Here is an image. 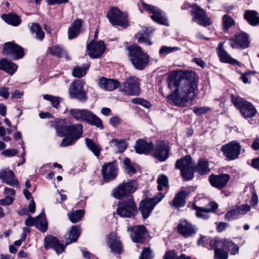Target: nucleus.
Listing matches in <instances>:
<instances>
[{"mask_svg":"<svg viewBox=\"0 0 259 259\" xmlns=\"http://www.w3.org/2000/svg\"><path fill=\"white\" fill-rule=\"evenodd\" d=\"M166 81L170 89H175L167 97L175 105L184 107L196 97L198 81L194 72L175 70L168 73Z\"/></svg>","mask_w":259,"mask_h":259,"instance_id":"1","label":"nucleus"},{"mask_svg":"<svg viewBox=\"0 0 259 259\" xmlns=\"http://www.w3.org/2000/svg\"><path fill=\"white\" fill-rule=\"evenodd\" d=\"M127 50L130 59L136 69L143 70L149 64V56L140 47L133 45L128 47Z\"/></svg>","mask_w":259,"mask_h":259,"instance_id":"2","label":"nucleus"},{"mask_svg":"<svg viewBox=\"0 0 259 259\" xmlns=\"http://www.w3.org/2000/svg\"><path fill=\"white\" fill-rule=\"evenodd\" d=\"M69 114L77 120L84 121L101 129L104 126L102 120L91 111L87 109H71Z\"/></svg>","mask_w":259,"mask_h":259,"instance_id":"3","label":"nucleus"},{"mask_svg":"<svg viewBox=\"0 0 259 259\" xmlns=\"http://www.w3.org/2000/svg\"><path fill=\"white\" fill-rule=\"evenodd\" d=\"M175 167L181 170V176L185 180H190L194 177V162L190 155L178 159L175 164Z\"/></svg>","mask_w":259,"mask_h":259,"instance_id":"4","label":"nucleus"},{"mask_svg":"<svg viewBox=\"0 0 259 259\" xmlns=\"http://www.w3.org/2000/svg\"><path fill=\"white\" fill-rule=\"evenodd\" d=\"M233 104L239 109L242 115L246 119L252 118L256 115L257 111L250 102L239 97L232 98Z\"/></svg>","mask_w":259,"mask_h":259,"instance_id":"5","label":"nucleus"},{"mask_svg":"<svg viewBox=\"0 0 259 259\" xmlns=\"http://www.w3.org/2000/svg\"><path fill=\"white\" fill-rule=\"evenodd\" d=\"M107 17L112 25L126 28L128 26L127 14L118 8L112 7L108 11Z\"/></svg>","mask_w":259,"mask_h":259,"instance_id":"6","label":"nucleus"},{"mask_svg":"<svg viewBox=\"0 0 259 259\" xmlns=\"http://www.w3.org/2000/svg\"><path fill=\"white\" fill-rule=\"evenodd\" d=\"M142 5L145 10L150 14L151 18L154 22L162 25H168V22L165 16V13L160 9L144 2L142 3Z\"/></svg>","mask_w":259,"mask_h":259,"instance_id":"7","label":"nucleus"},{"mask_svg":"<svg viewBox=\"0 0 259 259\" xmlns=\"http://www.w3.org/2000/svg\"><path fill=\"white\" fill-rule=\"evenodd\" d=\"M117 212L121 217L132 218L137 212V206L132 198L120 202L117 209Z\"/></svg>","mask_w":259,"mask_h":259,"instance_id":"8","label":"nucleus"},{"mask_svg":"<svg viewBox=\"0 0 259 259\" xmlns=\"http://www.w3.org/2000/svg\"><path fill=\"white\" fill-rule=\"evenodd\" d=\"M120 90L127 95H138L140 93L139 79L135 77H128L120 85Z\"/></svg>","mask_w":259,"mask_h":259,"instance_id":"9","label":"nucleus"},{"mask_svg":"<svg viewBox=\"0 0 259 259\" xmlns=\"http://www.w3.org/2000/svg\"><path fill=\"white\" fill-rule=\"evenodd\" d=\"M84 82L76 80L72 82L69 89V94L71 98L77 99L81 102H85L87 99L86 92L83 89Z\"/></svg>","mask_w":259,"mask_h":259,"instance_id":"10","label":"nucleus"},{"mask_svg":"<svg viewBox=\"0 0 259 259\" xmlns=\"http://www.w3.org/2000/svg\"><path fill=\"white\" fill-rule=\"evenodd\" d=\"M3 53L5 55L10 56L14 60L21 59L24 55L23 48L12 42L5 43Z\"/></svg>","mask_w":259,"mask_h":259,"instance_id":"11","label":"nucleus"},{"mask_svg":"<svg viewBox=\"0 0 259 259\" xmlns=\"http://www.w3.org/2000/svg\"><path fill=\"white\" fill-rule=\"evenodd\" d=\"M225 241L224 240H219V238L211 239L210 240V249L214 250V259H228V253L223 248V244Z\"/></svg>","mask_w":259,"mask_h":259,"instance_id":"12","label":"nucleus"},{"mask_svg":"<svg viewBox=\"0 0 259 259\" xmlns=\"http://www.w3.org/2000/svg\"><path fill=\"white\" fill-rule=\"evenodd\" d=\"M177 232L185 238L193 236L197 232L196 226L186 220H181L177 227Z\"/></svg>","mask_w":259,"mask_h":259,"instance_id":"13","label":"nucleus"},{"mask_svg":"<svg viewBox=\"0 0 259 259\" xmlns=\"http://www.w3.org/2000/svg\"><path fill=\"white\" fill-rule=\"evenodd\" d=\"M221 151L229 160H234L238 158L241 151V146L236 141H232L223 145Z\"/></svg>","mask_w":259,"mask_h":259,"instance_id":"14","label":"nucleus"},{"mask_svg":"<svg viewBox=\"0 0 259 259\" xmlns=\"http://www.w3.org/2000/svg\"><path fill=\"white\" fill-rule=\"evenodd\" d=\"M105 50L103 41H100L97 43L93 40L87 46V52L91 58L96 59L100 57Z\"/></svg>","mask_w":259,"mask_h":259,"instance_id":"15","label":"nucleus"},{"mask_svg":"<svg viewBox=\"0 0 259 259\" xmlns=\"http://www.w3.org/2000/svg\"><path fill=\"white\" fill-rule=\"evenodd\" d=\"M66 246L60 243L59 240L52 235H48L44 239L45 248L46 249H53L58 255L65 251Z\"/></svg>","mask_w":259,"mask_h":259,"instance_id":"16","label":"nucleus"},{"mask_svg":"<svg viewBox=\"0 0 259 259\" xmlns=\"http://www.w3.org/2000/svg\"><path fill=\"white\" fill-rule=\"evenodd\" d=\"M191 14L194 21L201 25L207 26L211 24L210 19L206 16L205 12L196 4L192 6Z\"/></svg>","mask_w":259,"mask_h":259,"instance_id":"17","label":"nucleus"},{"mask_svg":"<svg viewBox=\"0 0 259 259\" xmlns=\"http://www.w3.org/2000/svg\"><path fill=\"white\" fill-rule=\"evenodd\" d=\"M248 36L245 33H237L230 39V45L233 49H245L249 47Z\"/></svg>","mask_w":259,"mask_h":259,"instance_id":"18","label":"nucleus"},{"mask_svg":"<svg viewBox=\"0 0 259 259\" xmlns=\"http://www.w3.org/2000/svg\"><path fill=\"white\" fill-rule=\"evenodd\" d=\"M250 209V206L247 204L236 206L234 208L228 211L225 214V219L229 221L237 219L241 215L245 214Z\"/></svg>","mask_w":259,"mask_h":259,"instance_id":"19","label":"nucleus"},{"mask_svg":"<svg viewBox=\"0 0 259 259\" xmlns=\"http://www.w3.org/2000/svg\"><path fill=\"white\" fill-rule=\"evenodd\" d=\"M169 148L163 141L157 143L154 149L153 156L160 161H164L168 157Z\"/></svg>","mask_w":259,"mask_h":259,"instance_id":"20","label":"nucleus"},{"mask_svg":"<svg viewBox=\"0 0 259 259\" xmlns=\"http://www.w3.org/2000/svg\"><path fill=\"white\" fill-rule=\"evenodd\" d=\"M230 178V176L228 174L211 175L209 176V180L213 187L221 189L226 186Z\"/></svg>","mask_w":259,"mask_h":259,"instance_id":"21","label":"nucleus"},{"mask_svg":"<svg viewBox=\"0 0 259 259\" xmlns=\"http://www.w3.org/2000/svg\"><path fill=\"white\" fill-rule=\"evenodd\" d=\"M117 167L114 162H109L102 166V174L105 181H110L117 176Z\"/></svg>","mask_w":259,"mask_h":259,"instance_id":"22","label":"nucleus"},{"mask_svg":"<svg viewBox=\"0 0 259 259\" xmlns=\"http://www.w3.org/2000/svg\"><path fill=\"white\" fill-rule=\"evenodd\" d=\"M0 179L3 183L10 186L19 185L18 181L15 179L14 173L9 168H3L0 171Z\"/></svg>","mask_w":259,"mask_h":259,"instance_id":"23","label":"nucleus"},{"mask_svg":"<svg viewBox=\"0 0 259 259\" xmlns=\"http://www.w3.org/2000/svg\"><path fill=\"white\" fill-rule=\"evenodd\" d=\"M133 232L131 234L132 240L137 243H143L144 242L145 236H146L145 228L143 226H135L133 229ZM131 229L127 228L130 231Z\"/></svg>","mask_w":259,"mask_h":259,"instance_id":"24","label":"nucleus"},{"mask_svg":"<svg viewBox=\"0 0 259 259\" xmlns=\"http://www.w3.org/2000/svg\"><path fill=\"white\" fill-rule=\"evenodd\" d=\"M224 41L220 42L217 48L218 54L220 61L224 63H230L233 65H239V63L237 60L232 58L227 51L225 50L224 49Z\"/></svg>","mask_w":259,"mask_h":259,"instance_id":"25","label":"nucleus"},{"mask_svg":"<svg viewBox=\"0 0 259 259\" xmlns=\"http://www.w3.org/2000/svg\"><path fill=\"white\" fill-rule=\"evenodd\" d=\"M107 242L112 251L118 254L122 252V244L115 234L111 233L108 236Z\"/></svg>","mask_w":259,"mask_h":259,"instance_id":"26","label":"nucleus"},{"mask_svg":"<svg viewBox=\"0 0 259 259\" xmlns=\"http://www.w3.org/2000/svg\"><path fill=\"white\" fill-rule=\"evenodd\" d=\"M148 198L141 201L139 209L144 219L148 218L155 207L154 203Z\"/></svg>","mask_w":259,"mask_h":259,"instance_id":"27","label":"nucleus"},{"mask_svg":"<svg viewBox=\"0 0 259 259\" xmlns=\"http://www.w3.org/2000/svg\"><path fill=\"white\" fill-rule=\"evenodd\" d=\"M99 85L105 90L111 91L119 87L120 82L117 80L102 77L100 80Z\"/></svg>","mask_w":259,"mask_h":259,"instance_id":"28","label":"nucleus"},{"mask_svg":"<svg viewBox=\"0 0 259 259\" xmlns=\"http://www.w3.org/2000/svg\"><path fill=\"white\" fill-rule=\"evenodd\" d=\"M153 148L151 142H147L142 139H139L137 141L135 150L138 153L147 154L152 150Z\"/></svg>","mask_w":259,"mask_h":259,"instance_id":"29","label":"nucleus"},{"mask_svg":"<svg viewBox=\"0 0 259 259\" xmlns=\"http://www.w3.org/2000/svg\"><path fill=\"white\" fill-rule=\"evenodd\" d=\"M83 134V126L80 123H76L68 126L67 136L73 137L78 140L82 137Z\"/></svg>","mask_w":259,"mask_h":259,"instance_id":"30","label":"nucleus"},{"mask_svg":"<svg viewBox=\"0 0 259 259\" xmlns=\"http://www.w3.org/2000/svg\"><path fill=\"white\" fill-rule=\"evenodd\" d=\"M82 25V20L79 19L76 20L72 23L68 30V35L69 39H73L79 34Z\"/></svg>","mask_w":259,"mask_h":259,"instance_id":"31","label":"nucleus"},{"mask_svg":"<svg viewBox=\"0 0 259 259\" xmlns=\"http://www.w3.org/2000/svg\"><path fill=\"white\" fill-rule=\"evenodd\" d=\"M188 192L185 190H181L176 194L172 201L170 203L171 205L177 207H183L185 205V199L188 195Z\"/></svg>","mask_w":259,"mask_h":259,"instance_id":"32","label":"nucleus"},{"mask_svg":"<svg viewBox=\"0 0 259 259\" xmlns=\"http://www.w3.org/2000/svg\"><path fill=\"white\" fill-rule=\"evenodd\" d=\"M210 169L209 167L208 161L204 158H200L197 164L194 166V171L198 172L199 174L206 175L209 172Z\"/></svg>","mask_w":259,"mask_h":259,"instance_id":"33","label":"nucleus"},{"mask_svg":"<svg viewBox=\"0 0 259 259\" xmlns=\"http://www.w3.org/2000/svg\"><path fill=\"white\" fill-rule=\"evenodd\" d=\"M0 69L12 75L17 69V66L15 63L3 59L0 61Z\"/></svg>","mask_w":259,"mask_h":259,"instance_id":"34","label":"nucleus"},{"mask_svg":"<svg viewBox=\"0 0 259 259\" xmlns=\"http://www.w3.org/2000/svg\"><path fill=\"white\" fill-rule=\"evenodd\" d=\"M28 26L31 33L34 34L36 39L41 41L44 38L45 33L40 25L36 23H29Z\"/></svg>","mask_w":259,"mask_h":259,"instance_id":"35","label":"nucleus"},{"mask_svg":"<svg viewBox=\"0 0 259 259\" xmlns=\"http://www.w3.org/2000/svg\"><path fill=\"white\" fill-rule=\"evenodd\" d=\"M85 142L88 148L91 150L96 157H99L102 148L101 146L92 139L86 138Z\"/></svg>","mask_w":259,"mask_h":259,"instance_id":"36","label":"nucleus"},{"mask_svg":"<svg viewBox=\"0 0 259 259\" xmlns=\"http://www.w3.org/2000/svg\"><path fill=\"white\" fill-rule=\"evenodd\" d=\"M244 17L251 25L259 24V15L255 11H246L244 13Z\"/></svg>","mask_w":259,"mask_h":259,"instance_id":"37","label":"nucleus"},{"mask_svg":"<svg viewBox=\"0 0 259 259\" xmlns=\"http://www.w3.org/2000/svg\"><path fill=\"white\" fill-rule=\"evenodd\" d=\"M80 231L78 226H72L70 231H69L68 236L66 237L67 241L66 245H68L69 243L75 242L79 236L80 235Z\"/></svg>","mask_w":259,"mask_h":259,"instance_id":"38","label":"nucleus"},{"mask_svg":"<svg viewBox=\"0 0 259 259\" xmlns=\"http://www.w3.org/2000/svg\"><path fill=\"white\" fill-rule=\"evenodd\" d=\"M2 17L8 24L13 26H18L20 24L21 21L20 17L15 14L3 15Z\"/></svg>","mask_w":259,"mask_h":259,"instance_id":"39","label":"nucleus"},{"mask_svg":"<svg viewBox=\"0 0 259 259\" xmlns=\"http://www.w3.org/2000/svg\"><path fill=\"white\" fill-rule=\"evenodd\" d=\"M35 226L43 233L47 231L48 223L44 214H39L35 218Z\"/></svg>","mask_w":259,"mask_h":259,"instance_id":"40","label":"nucleus"},{"mask_svg":"<svg viewBox=\"0 0 259 259\" xmlns=\"http://www.w3.org/2000/svg\"><path fill=\"white\" fill-rule=\"evenodd\" d=\"M110 144L118 152H122L126 148V143L123 140L113 139L110 141Z\"/></svg>","mask_w":259,"mask_h":259,"instance_id":"41","label":"nucleus"},{"mask_svg":"<svg viewBox=\"0 0 259 259\" xmlns=\"http://www.w3.org/2000/svg\"><path fill=\"white\" fill-rule=\"evenodd\" d=\"M219 240H224L226 241L225 243L223 244V248L228 249L231 254L235 255L238 253L239 247L235 244L232 241L226 238L219 239Z\"/></svg>","mask_w":259,"mask_h":259,"instance_id":"42","label":"nucleus"},{"mask_svg":"<svg viewBox=\"0 0 259 259\" xmlns=\"http://www.w3.org/2000/svg\"><path fill=\"white\" fill-rule=\"evenodd\" d=\"M43 98L45 100L50 101L52 106L56 109L59 108L60 103L62 101V98L60 97L54 96L48 94L44 95Z\"/></svg>","mask_w":259,"mask_h":259,"instance_id":"43","label":"nucleus"},{"mask_svg":"<svg viewBox=\"0 0 259 259\" xmlns=\"http://www.w3.org/2000/svg\"><path fill=\"white\" fill-rule=\"evenodd\" d=\"M128 195V193L122 184H120L113 191V196L115 198L120 199Z\"/></svg>","mask_w":259,"mask_h":259,"instance_id":"44","label":"nucleus"},{"mask_svg":"<svg viewBox=\"0 0 259 259\" xmlns=\"http://www.w3.org/2000/svg\"><path fill=\"white\" fill-rule=\"evenodd\" d=\"M84 210L82 209L77 210L68 213V217L70 221L73 223L78 222L83 216Z\"/></svg>","mask_w":259,"mask_h":259,"instance_id":"45","label":"nucleus"},{"mask_svg":"<svg viewBox=\"0 0 259 259\" xmlns=\"http://www.w3.org/2000/svg\"><path fill=\"white\" fill-rule=\"evenodd\" d=\"M128 193V195L134 193L138 187V183L136 181L131 180L127 182L122 183Z\"/></svg>","mask_w":259,"mask_h":259,"instance_id":"46","label":"nucleus"},{"mask_svg":"<svg viewBox=\"0 0 259 259\" xmlns=\"http://www.w3.org/2000/svg\"><path fill=\"white\" fill-rule=\"evenodd\" d=\"M90 65L87 64L84 65L83 68L79 67H75L73 70L72 74L75 77H81L84 76L87 73V70L89 68Z\"/></svg>","mask_w":259,"mask_h":259,"instance_id":"47","label":"nucleus"},{"mask_svg":"<svg viewBox=\"0 0 259 259\" xmlns=\"http://www.w3.org/2000/svg\"><path fill=\"white\" fill-rule=\"evenodd\" d=\"M180 50V48L177 47H167L163 46L159 50V53L160 57H164L167 55L177 51Z\"/></svg>","mask_w":259,"mask_h":259,"instance_id":"48","label":"nucleus"},{"mask_svg":"<svg viewBox=\"0 0 259 259\" xmlns=\"http://www.w3.org/2000/svg\"><path fill=\"white\" fill-rule=\"evenodd\" d=\"M158 190L160 191L162 190L163 187L167 188L168 186V179L167 176L164 175H160L157 179Z\"/></svg>","mask_w":259,"mask_h":259,"instance_id":"49","label":"nucleus"},{"mask_svg":"<svg viewBox=\"0 0 259 259\" xmlns=\"http://www.w3.org/2000/svg\"><path fill=\"white\" fill-rule=\"evenodd\" d=\"M193 208L196 210V215L199 218L207 219L208 218V212H205L203 207H199L196 205H193Z\"/></svg>","mask_w":259,"mask_h":259,"instance_id":"50","label":"nucleus"},{"mask_svg":"<svg viewBox=\"0 0 259 259\" xmlns=\"http://www.w3.org/2000/svg\"><path fill=\"white\" fill-rule=\"evenodd\" d=\"M64 121H62V123H59L57 125L56 130L58 135L60 137H65L67 135V128L68 126H65L63 124Z\"/></svg>","mask_w":259,"mask_h":259,"instance_id":"51","label":"nucleus"},{"mask_svg":"<svg viewBox=\"0 0 259 259\" xmlns=\"http://www.w3.org/2000/svg\"><path fill=\"white\" fill-rule=\"evenodd\" d=\"M223 22L224 25V30L227 31L229 28L234 24V21L233 19L228 15H224L223 18Z\"/></svg>","mask_w":259,"mask_h":259,"instance_id":"52","label":"nucleus"},{"mask_svg":"<svg viewBox=\"0 0 259 259\" xmlns=\"http://www.w3.org/2000/svg\"><path fill=\"white\" fill-rule=\"evenodd\" d=\"M132 103L135 104L141 105L146 108H150L151 104L150 102L140 98H136L132 100Z\"/></svg>","mask_w":259,"mask_h":259,"instance_id":"53","label":"nucleus"},{"mask_svg":"<svg viewBox=\"0 0 259 259\" xmlns=\"http://www.w3.org/2000/svg\"><path fill=\"white\" fill-rule=\"evenodd\" d=\"M77 140L74 139L73 137L69 136L66 137L62 140L61 143L60 145V147H67L68 146L73 145Z\"/></svg>","mask_w":259,"mask_h":259,"instance_id":"54","label":"nucleus"},{"mask_svg":"<svg viewBox=\"0 0 259 259\" xmlns=\"http://www.w3.org/2000/svg\"><path fill=\"white\" fill-rule=\"evenodd\" d=\"M50 52L52 55H56L59 57H61L64 54L63 50L58 46L52 47L50 49Z\"/></svg>","mask_w":259,"mask_h":259,"instance_id":"55","label":"nucleus"},{"mask_svg":"<svg viewBox=\"0 0 259 259\" xmlns=\"http://www.w3.org/2000/svg\"><path fill=\"white\" fill-rule=\"evenodd\" d=\"M218 208V205L214 202H211L208 203L205 207H203V209L205 212H213Z\"/></svg>","mask_w":259,"mask_h":259,"instance_id":"56","label":"nucleus"},{"mask_svg":"<svg viewBox=\"0 0 259 259\" xmlns=\"http://www.w3.org/2000/svg\"><path fill=\"white\" fill-rule=\"evenodd\" d=\"M210 110V108L208 107H195L193 109V112L196 115L200 116L202 114H206Z\"/></svg>","mask_w":259,"mask_h":259,"instance_id":"57","label":"nucleus"},{"mask_svg":"<svg viewBox=\"0 0 259 259\" xmlns=\"http://www.w3.org/2000/svg\"><path fill=\"white\" fill-rule=\"evenodd\" d=\"M18 153V150L16 149H10L4 150L2 154L7 157H12L15 156Z\"/></svg>","mask_w":259,"mask_h":259,"instance_id":"58","label":"nucleus"},{"mask_svg":"<svg viewBox=\"0 0 259 259\" xmlns=\"http://www.w3.org/2000/svg\"><path fill=\"white\" fill-rule=\"evenodd\" d=\"M151 251L149 248H144L142 251L139 259H150Z\"/></svg>","mask_w":259,"mask_h":259,"instance_id":"59","label":"nucleus"},{"mask_svg":"<svg viewBox=\"0 0 259 259\" xmlns=\"http://www.w3.org/2000/svg\"><path fill=\"white\" fill-rule=\"evenodd\" d=\"M14 199L11 196H6L5 198L0 199V205L5 206L10 205L13 202Z\"/></svg>","mask_w":259,"mask_h":259,"instance_id":"60","label":"nucleus"},{"mask_svg":"<svg viewBox=\"0 0 259 259\" xmlns=\"http://www.w3.org/2000/svg\"><path fill=\"white\" fill-rule=\"evenodd\" d=\"M121 119L117 116H113L110 118L109 123L113 126L116 127L121 123Z\"/></svg>","mask_w":259,"mask_h":259,"instance_id":"61","label":"nucleus"},{"mask_svg":"<svg viewBox=\"0 0 259 259\" xmlns=\"http://www.w3.org/2000/svg\"><path fill=\"white\" fill-rule=\"evenodd\" d=\"M177 256V253L174 250L166 251L163 256V259H174Z\"/></svg>","mask_w":259,"mask_h":259,"instance_id":"62","label":"nucleus"},{"mask_svg":"<svg viewBox=\"0 0 259 259\" xmlns=\"http://www.w3.org/2000/svg\"><path fill=\"white\" fill-rule=\"evenodd\" d=\"M10 92L9 91V89L3 87L0 88V97H2L5 99H7L9 97Z\"/></svg>","mask_w":259,"mask_h":259,"instance_id":"63","label":"nucleus"},{"mask_svg":"<svg viewBox=\"0 0 259 259\" xmlns=\"http://www.w3.org/2000/svg\"><path fill=\"white\" fill-rule=\"evenodd\" d=\"M164 197V195L162 193H158L155 197L150 199L148 198L149 200H152V203H154L155 206L157 203L160 201Z\"/></svg>","mask_w":259,"mask_h":259,"instance_id":"64","label":"nucleus"}]
</instances>
